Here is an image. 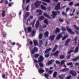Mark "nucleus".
Segmentation results:
<instances>
[{"mask_svg":"<svg viewBox=\"0 0 79 79\" xmlns=\"http://www.w3.org/2000/svg\"><path fill=\"white\" fill-rule=\"evenodd\" d=\"M33 61L34 62V63H38V60L37 61V60H36V59H33Z\"/></svg>","mask_w":79,"mask_h":79,"instance_id":"nucleus-52","label":"nucleus"},{"mask_svg":"<svg viewBox=\"0 0 79 79\" xmlns=\"http://www.w3.org/2000/svg\"><path fill=\"white\" fill-rule=\"evenodd\" d=\"M39 65L40 67H43L44 66L42 62H39Z\"/></svg>","mask_w":79,"mask_h":79,"instance_id":"nucleus-44","label":"nucleus"},{"mask_svg":"<svg viewBox=\"0 0 79 79\" xmlns=\"http://www.w3.org/2000/svg\"><path fill=\"white\" fill-rule=\"evenodd\" d=\"M44 16H45L46 18H48V19H52V18L50 17L48 14H47V13H44Z\"/></svg>","mask_w":79,"mask_h":79,"instance_id":"nucleus-9","label":"nucleus"},{"mask_svg":"<svg viewBox=\"0 0 79 79\" xmlns=\"http://www.w3.org/2000/svg\"><path fill=\"white\" fill-rule=\"evenodd\" d=\"M79 59V57H77V58H73L72 59V60L73 61H77V60Z\"/></svg>","mask_w":79,"mask_h":79,"instance_id":"nucleus-30","label":"nucleus"},{"mask_svg":"<svg viewBox=\"0 0 79 79\" xmlns=\"http://www.w3.org/2000/svg\"><path fill=\"white\" fill-rule=\"evenodd\" d=\"M70 74H72L73 76H74V77H75V76H76L77 75V73H76V72L73 70H71L70 71Z\"/></svg>","mask_w":79,"mask_h":79,"instance_id":"nucleus-7","label":"nucleus"},{"mask_svg":"<svg viewBox=\"0 0 79 79\" xmlns=\"http://www.w3.org/2000/svg\"><path fill=\"white\" fill-rule=\"evenodd\" d=\"M56 64H61V63H60V62L58 60H56Z\"/></svg>","mask_w":79,"mask_h":79,"instance_id":"nucleus-47","label":"nucleus"},{"mask_svg":"<svg viewBox=\"0 0 79 79\" xmlns=\"http://www.w3.org/2000/svg\"><path fill=\"white\" fill-rule=\"evenodd\" d=\"M58 2V0H53L54 3H57Z\"/></svg>","mask_w":79,"mask_h":79,"instance_id":"nucleus-54","label":"nucleus"},{"mask_svg":"<svg viewBox=\"0 0 79 79\" xmlns=\"http://www.w3.org/2000/svg\"><path fill=\"white\" fill-rule=\"evenodd\" d=\"M41 3V2L39 1H36L35 3V5L36 8H39V6Z\"/></svg>","mask_w":79,"mask_h":79,"instance_id":"nucleus-3","label":"nucleus"},{"mask_svg":"<svg viewBox=\"0 0 79 79\" xmlns=\"http://www.w3.org/2000/svg\"><path fill=\"white\" fill-rule=\"evenodd\" d=\"M66 29L67 31L69 32V33H70V34H75V33H74V32H73V31H72V30L71 29H70V28H69L68 27H66Z\"/></svg>","mask_w":79,"mask_h":79,"instance_id":"nucleus-4","label":"nucleus"},{"mask_svg":"<svg viewBox=\"0 0 79 79\" xmlns=\"http://www.w3.org/2000/svg\"><path fill=\"white\" fill-rule=\"evenodd\" d=\"M41 8L42 10H47L46 7L44 6L43 5H41Z\"/></svg>","mask_w":79,"mask_h":79,"instance_id":"nucleus-26","label":"nucleus"},{"mask_svg":"<svg viewBox=\"0 0 79 79\" xmlns=\"http://www.w3.org/2000/svg\"><path fill=\"white\" fill-rule=\"evenodd\" d=\"M10 64H15V63H14V62L12 61H10Z\"/></svg>","mask_w":79,"mask_h":79,"instance_id":"nucleus-50","label":"nucleus"},{"mask_svg":"<svg viewBox=\"0 0 79 79\" xmlns=\"http://www.w3.org/2000/svg\"><path fill=\"white\" fill-rule=\"evenodd\" d=\"M54 61H55V60H50L48 62V63H47V64H48V65H50V64H52V62H53Z\"/></svg>","mask_w":79,"mask_h":79,"instance_id":"nucleus-25","label":"nucleus"},{"mask_svg":"<svg viewBox=\"0 0 79 79\" xmlns=\"http://www.w3.org/2000/svg\"><path fill=\"white\" fill-rule=\"evenodd\" d=\"M65 77V75L64 74H62L61 75H60L59 76V77L60 79H63Z\"/></svg>","mask_w":79,"mask_h":79,"instance_id":"nucleus-14","label":"nucleus"},{"mask_svg":"<svg viewBox=\"0 0 79 79\" xmlns=\"http://www.w3.org/2000/svg\"><path fill=\"white\" fill-rule=\"evenodd\" d=\"M65 57V56L64 55H61L60 56V58L61 60H62Z\"/></svg>","mask_w":79,"mask_h":79,"instance_id":"nucleus-36","label":"nucleus"},{"mask_svg":"<svg viewBox=\"0 0 79 79\" xmlns=\"http://www.w3.org/2000/svg\"><path fill=\"white\" fill-rule=\"evenodd\" d=\"M77 39H78V38L77 36L75 37L74 39V40L75 41H77Z\"/></svg>","mask_w":79,"mask_h":79,"instance_id":"nucleus-58","label":"nucleus"},{"mask_svg":"<svg viewBox=\"0 0 79 79\" xmlns=\"http://www.w3.org/2000/svg\"><path fill=\"white\" fill-rule=\"evenodd\" d=\"M44 77L46 78H48V77H49V75L48 74H46L44 75Z\"/></svg>","mask_w":79,"mask_h":79,"instance_id":"nucleus-42","label":"nucleus"},{"mask_svg":"<svg viewBox=\"0 0 79 79\" xmlns=\"http://www.w3.org/2000/svg\"><path fill=\"white\" fill-rule=\"evenodd\" d=\"M73 2H70L69 3V5L70 6H72L73 5Z\"/></svg>","mask_w":79,"mask_h":79,"instance_id":"nucleus-51","label":"nucleus"},{"mask_svg":"<svg viewBox=\"0 0 79 79\" xmlns=\"http://www.w3.org/2000/svg\"><path fill=\"white\" fill-rule=\"evenodd\" d=\"M53 73V70H49L48 71V73L49 74H52V73Z\"/></svg>","mask_w":79,"mask_h":79,"instance_id":"nucleus-38","label":"nucleus"},{"mask_svg":"<svg viewBox=\"0 0 79 79\" xmlns=\"http://www.w3.org/2000/svg\"><path fill=\"white\" fill-rule=\"evenodd\" d=\"M36 12L37 13H39L38 14V15H42V12H43V11H42V10H40L39 9H37L36 10Z\"/></svg>","mask_w":79,"mask_h":79,"instance_id":"nucleus-13","label":"nucleus"},{"mask_svg":"<svg viewBox=\"0 0 79 79\" xmlns=\"http://www.w3.org/2000/svg\"><path fill=\"white\" fill-rule=\"evenodd\" d=\"M51 50H52V49L50 48L49 49H47L45 51V53H48L50 52Z\"/></svg>","mask_w":79,"mask_h":79,"instance_id":"nucleus-20","label":"nucleus"},{"mask_svg":"<svg viewBox=\"0 0 79 79\" xmlns=\"http://www.w3.org/2000/svg\"><path fill=\"white\" fill-rule=\"evenodd\" d=\"M63 37V34L62 33H60L56 37V40H60V39L61 38H62V37Z\"/></svg>","mask_w":79,"mask_h":79,"instance_id":"nucleus-5","label":"nucleus"},{"mask_svg":"<svg viewBox=\"0 0 79 79\" xmlns=\"http://www.w3.org/2000/svg\"><path fill=\"white\" fill-rule=\"evenodd\" d=\"M71 55H69L67 57V59H70V58H71Z\"/></svg>","mask_w":79,"mask_h":79,"instance_id":"nucleus-59","label":"nucleus"},{"mask_svg":"<svg viewBox=\"0 0 79 79\" xmlns=\"http://www.w3.org/2000/svg\"><path fill=\"white\" fill-rule=\"evenodd\" d=\"M59 53V51H57L54 54H52V55L53 56V55H54L56 57H57L58 56V53Z\"/></svg>","mask_w":79,"mask_h":79,"instance_id":"nucleus-10","label":"nucleus"},{"mask_svg":"<svg viewBox=\"0 0 79 79\" xmlns=\"http://www.w3.org/2000/svg\"><path fill=\"white\" fill-rule=\"evenodd\" d=\"M39 56V54H36L35 55L34 57L35 58H38V57Z\"/></svg>","mask_w":79,"mask_h":79,"instance_id":"nucleus-32","label":"nucleus"},{"mask_svg":"<svg viewBox=\"0 0 79 79\" xmlns=\"http://www.w3.org/2000/svg\"><path fill=\"white\" fill-rule=\"evenodd\" d=\"M68 35H65L62 37V40H64L66 39V38H68Z\"/></svg>","mask_w":79,"mask_h":79,"instance_id":"nucleus-21","label":"nucleus"},{"mask_svg":"<svg viewBox=\"0 0 79 79\" xmlns=\"http://www.w3.org/2000/svg\"><path fill=\"white\" fill-rule=\"evenodd\" d=\"M55 35H52L50 37L49 39H50L51 40H54V39H55Z\"/></svg>","mask_w":79,"mask_h":79,"instance_id":"nucleus-15","label":"nucleus"},{"mask_svg":"<svg viewBox=\"0 0 79 79\" xmlns=\"http://www.w3.org/2000/svg\"><path fill=\"white\" fill-rule=\"evenodd\" d=\"M58 20L60 22H61V23H63V22L64 21V20L61 19H58Z\"/></svg>","mask_w":79,"mask_h":79,"instance_id":"nucleus-46","label":"nucleus"},{"mask_svg":"<svg viewBox=\"0 0 79 79\" xmlns=\"http://www.w3.org/2000/svg\"><path fill=\"white\" fill-rule=\"evenodd\" d=\"M51 0H43V1H44V2H46L49 3H50L51 2Z\"/></svg>","mask_w":79,"mask_h":79,"instance_id":"nucleus-40","label":"nucleus"},{"mask_svg":"<svg viewBox=\"0 0 79 79\" xmlns=\"http://www.w3.org/2000/svg\"><path fill=\"white\" fill-rule=\"evenodd\" d=\"M39 72L40 74H41L42 73H43L44 72H45V70L43 69H39Z\"/></svg>","mask_w":79,"mask_h":79,"instance_id":"nucleus-29","label":"nucleus"},{"mask_svg":"<svg viewBox=\"0 0 79 79\" xmlns=\"http://www.w3.org/2000/svg\"><path fill=\"white\" fill-rule=\"evenodd\" d=\"M39 44H38V41L37 40H35L34 41V45L36 46V45H38Z\"/></svg>","mask_w":79,"mask_h":79,"instance_id":"nucleus-24","label":"nucleus"},{"mask_svg":"<svg viewBox=\"0 0 79 79\" xmlns=\"http://www.w3.org/2000/svg\"><path fill=\"white\" fill-rule=\"evenodd\" d=\"M57 74H58V73L56 71L54 72L53 73V77L54 78H55V77H56L57 76Z\"/></svg>","mask_w":79,"mask_h":79,"instance_id":"nucleus-19","label":"nucleus"},{"mask_svg":"<svg viewBox=\"0 0 79 79\" xmlns=\"http://www.w3.org/2000/svg\"><path fill=\"white\" fill-rule=\"evenodd\" d=\"M39 20H38L36 23L35 24V27L36 28H37L39 27Z\"/></svg>","mask_w":79,"mask_h":79,"instance_id":"nucleus-23","label":"nucleus"},{"mask_svg":"<svg viewBox=\"0 0 79 79\" xmlns=\"http://www.w3.org/2000/svg\"><path fill=\"white\" fill-rule=\"evenodd\" d=\"M62 15H63V16H64H64H65L66 17V16H68V15H67V14H66V13L64 12H62Z\"/></svg>","mask_w":79,"mask_h":79,"instance_id":"nucleus-41","label":"nucleus"},{"mask_svg":"<svg viewBox=\"0 0 79 79\" xmlns=\"http://www.w3.org/2000/svg\"><path fill=\"white\" fill-rule=\"evenodd\" d=\"M44 19L45 18L44 17V16H42L41 17H40V18H39V19H40V20H41V21H42L43 20H44Z\"/></svg>","mask_w":79,"mask_h":79,"instance_id":"nucleus-28","label":"nucleus"},{"mask_svg":"<svg viewBox=\"0 0 79 79\" xmlns=\"http://www.w3.org/2000/svg\"><path fill=\"white\" fill-rule=\"evenodd\" d=\"M70 40H71V39H68L65 42V44H64L65 46H67V45H68V44L70 42Z\"/></svg>","mask_w":79,"mask_h":79,"instance_id":"nucleus-12","label":"nucleus"},{"mask_svg":"<svg viewBox=\"0 0 79 79\" xmlns=\"http://www.w3.org/2000/svg\"><path fill=\"white\" fill-rule=\"evenodd\" d=\"M52 13L53 15V16H52L53 18H55V16L57 15V13L55 11H53L52 12Z\"/></svg>","mask_w":79,"mask_h":79,"instance_id":"nucleus-11","label":"nucleus"},{"mask_svg":"<svg viewBox=\"0 0 79 79\" xmlns=\"http://www.w3.org/2000/svg\"><path fill=\"white\" fill-rule=\"evenodd\" d=\"M60 32V28L57 27L56 29L54 31V32L56 34H57V33H59Z\"/></svg>","mask_w":79,"mask_h":79,"instance_id":"nucleus-8","label":"nucleus"},{"mask_svg":"<svg viewBox=\"0 0 79 79\" xmlns=\"http://www.w3.org/2000/svg\"><path fill=\"white\" fill-rule=\"evenodd\" d=\"M72 52H74V50H70L67 52V53L68 54H71Z\"/></svg>","mask_w":79,"mask_h":79,"instance_id":"nucleus-39","label":"nucleus"},{"mask_svg":"<svg viewBox=\"0 0 79 79\" xmlns=\"http://www.w3.org/2000/svg\"><path fill=\"white\" fill-rule=\"evenodd\" d=\"M29 16V13L28 12H27L25 13V15L24 16V18L26 19L27 18V17H28Z\"/></svg>","mask_w":79,"mask_h":79,"instance_id":"nucleus-22","label":"nucleus"},{"mask_svg":"<svg viewBox=\"0 0 79 79\" xmlns=\"http://www.w3.org/2000/svg\"><path fill=\"white\" fill-rule=\"evenodd\" d=\"M2 77L3 79H5V74H3L2 76Z\"/></svg>","mask_w":79,"mask_h":79,"instance_id":"nucleus-62","label":"nucleus"},{"mask_svg":"<svg viewBox=\"0 0 79 79\" xmlns=\"http://www.w3.org/2000/svg\"><path fill=\"white\" fill-rule=\"evenodd\" d=\"M62 30L63 31H66V28L64 27H62Z\"/></svg>","mask_w":79,"mask_h":79,"instance_id":"nucleus-56","label":"nucleus"},{"mask_svg":"<svg viewBox=\"0 0 79 79\" xmlns=\"http://www.w3.org/2000/svg\"><path fill=\"white\" fill-rule=\"evenodd\" d=\"M30 18L31 19H32L34 18V17L32 15H31L30 17Z\"/></svg>","mask_w":79,"mask_h":79,"instance_id":"nucleus-61","label":"nucleus"},{"mask_svg":"<svg viewBox=\"0 0 79 79\" xmlns=\"http://www.w3.org/2000/svg\"><path fill=\"white\" fill-rule=\"evenodd\" d=\"M60 5H61V3L60 2H58L56 6L55 7V10H58L60 9Z\"/></svg>","mask_w":79,"mask_h":79,"instance_id":"nucleus-6","label":"nucleus"},{"mask_svg":"<svg viewBox=\"0 0 79 79\" xmlns=\"http://www.w3.org/2000/svg\"><path fill=\"white\" fill-rule=\"evenodd\" d=\"M58 47V46L57 45H56L55 46V47L53 48L52 51V52L53 53H54L55 52V51H56V50L57 49V48Z\"/></svg>","mask_w":79,"mask_h":79,"instance_id":"nucleus-17","label":"nucleus"},{"mask_svg":"<svg viewBox=\"0 0 79 79\" xmlns=\"http://www.w3.org/2000/svg\"><path fill=\"white\" fill-rule=\"evenodd\" d=\"M40 45H42V44H43V41L42 40H40Z\"/></svg>","mask_w":79,"mask_h":79,"instance_id":"nucleus-53","label":"nucleus"},{"mask_svg":"<svg viewBox=\"0 0 79 79\" xmlns=\"http://www.w3.org/2000/svg\"><path fill=\"white\" fill-rule=\"evenodd\" d=\"M5 3L6 5L8 4V1L7 0H6L5 1Z\"/></svg>","mask_w":79,"mask_h":79,"instance_id":"nucleus-63","label":"nucleus"},{"mask_svg":"<svg viewBox=\"0 0 79 79\" xmlns=\"http://www.w3.org/2000/svg\"><path fill=\"white\" fill-rule=\"evenodd\" d=\"M29 44H30V45H32L33 44V43H32V41H30Z\"/></svg>","mask_w":79,"mask_h":79,"instance_id":"nucleus-57","label":"nucleus"},{"mask_svg":"<svg viewBox=\"0 0 79 79\" xmlns=\"http://www.w3.org/2000/svg\"><path fill=\"white\" fill-rule=\"evenodd\" d=\"M29 5H28L27 6V7L26 8V11H28L29 10Z\"/></svg>","mask_w":79,"mask_h":79,"instance_id":"nucleus-48","label":"nucleus"},{"mask_svg":"<svg viewBox=\"0 0 79 79\" xmlns=\"http://www.w3.org/2000/svg\"><path fill=\"white\" fill-rule=\"evenodd\" d=\"M79 51V47H76L75 50L74 51V53H77Z\"/></svg>","mask_w":79,"mask_h":79,"instance_id":"nucleus-27","label":"nucleus"},{"mask_svg":"<svg viewBox=\"0 0 79 79\" xmlns=\"http://www.w3.org/2000/svg\"><path fill=\"white\" fill-rule=\"evenodd\" d=\"M33 21V22L31 23L30 25H32V27H34V24L35 23V21H36V19H35Z\"/></svg>","mask_w":79,"mask_h":79,"instance_id":"nucleus-16","label":"nucleus"},{"mask_svg":"<svg viewBox=\"0 0 79 79\" xmlns=\"http://www.w3.org/2000/svg\"><path fill=\"white\" fill-rule=\"evenodd\" d=\"M44 23H45L46 24L48 25V20L47 19H45L44 20Z\"/></svg>","mask_w":79,"mask_h":79,"instance_id":"nucleus-34","label":"nucleus"},{"mask_svg":"<svg viewBox=\"0 0 79 79\" xmlns=\"http://www.w3.org/2000/svg\"><path fill=\"white\" fill-rule=\"evenodd\" d=\"M32 35H34L35 34V31H32Z\"/></svg>","mask_w":79,"mask_h":79,"instance_id":"nucleus-49","label":"nucleus"},{"mask_svg":"<svg viewBox=\"0 0 79 79\" xmlns=\"http://www.w3.org/2000/svg\"><path fill=\"white\" fill-rule=\"evenodd\" d=\"M38 52V48H37L35 47L33 49L31 50V54L32 55H34L35 53H37Z\"/></svg>","mask_w":79,"mask_h":79,"instance_id":"nucleus-2","label":"nucleus"},{"mask_svg":"<svg viewBox=\"0 0 79 79\" xmlns=\"http://www.w3.org/2000/svg\"><path fill=\"white\" fill-rule=\"evenodd\" d=\"M49 56H50V54H48L46 55L45 56L46 58H48L49 57Z\"/></svg>","mask_w":79,"mask_h":79,"instance_id":"nucleus-55","label":"nucleus"},{"mask_svg":"<svg viewBox=\"0 0 79 79\" xmlns=\"http://www.w3.org/2000/svg\"><path fill=\"white\" fill-rule=\"evenodd\" d=\"M49 34V32L48 31H46L44 33V36L45 37H48V34Z\"/></svg>","mask_w":79,"mask_h":79,"instance_id":"nucleus-18","label":"nucleus"},{"mask_svg":"<svg viewBox=\"0 0 79 79\" xmlns=\"http://www.w3.org/2000/svg\"><path fill=\"white\" fill-rule=\"evenodd\" d=\"M35 66H36V67H37V69H38V68H39V65H38V64H35Z\"/></svg>","mask_w":79,"mask_h":79,"instance_id":"nucleus-64","label":"nucleus"},{"mask_svg":"<svg viewBox=\"0 0 79 79\" xmlns=\"http://www.w3.org/2000/svg\"><path fill=\"white\" fill-rule=\"evenodd\" d=\"M73 65V63L72 62H70L69 63L67 64V66H71V65Z\"/></svg>","mask_w":79,"mask_h":79,"instance_id":"nucleus-45","label":"nucleus"},{"mask_svg":"<svg viewBox=\"0 0 79 79\" xmlns=\"http://www.w3.org/2000/svg\"><path fill=\"white\" fill-rule=\"evenodd\" d=\"M73 27H74V28H75V29H76V30H77L78 31H79V27H77V26H76V25H74L73 26Z\"/></svg>","mask_w":79,"mask_h":79,"instance_id":"nucleus-35","label":"nucleus"},{"mask_svg":"<svg viewBox=\"0 0 79 79\" xmlns=\"http://www.w3.org/2000/svg\"><path fill=\"white\" fill-rule=\"evenodd\" d=\"M64 63H65V60H62V61H61V63H60L61 65H63V64H64Z\"/></svg>","mask_w":79,"mask_h":79,"instance_id":"nucleus-43","label":"nucleus"},{"mask_svg":"<svg viewBox=\"0 0 79 79\" xmlns=\"http://www.w3.org/2000/svg\"><path fill=\"white\" fill-rule=\"evenodd\" d=\"M27 30L28 32H31L32 31V28L30 27H28Z\"/></svg>","mask_w":79,"mask_h":79,"instance_id":"nucleus-31","label":"nucleus"},{"mask_svg":"<svg viewBox=\"0 0 79 79\" xmlns=\"http://www.w3.org/2000/svg\"><path fill=\"white\" fill-rule=\"evenodd\" d=\"M44 57H43L42 55H41L38 58V62L39 63H42V62L44 61Z\"/></svg>","mask_w":79,"mask_h":79,"instance_id":"nucleus-1","label":"nucleus"},{"mask_svg":"<svg viewBox=\"0 0 79 79\" xmlns=\"http://www.w3.org/2000/svg\"><path fill=\"white\" fill-rule=\"evenodd\" d=\"M43 37V34H40L39 35V38L40 39H41Z\"/></svg>","mask_w":79,"mask_h":79,"instance_id":"nucleus-33","label":"nucleus"},{"mask_svg":"<svg viewBox=\"0 0 79 79\" xmlns=\"http://www.w3.org/2000/svg\"><path fill=\"white\" fill-rule=\"evenodd\" d=\"M70 49L71 50H73L74 49V47H72L70 48Z\"/></svg>","mask_w":79,"mask_h":79,"instance_id":"nucleus-60","label":"nucleus"},{"mask_svg":"<svg viewBox=\"0 0 79 79\" xmlns=\"http://www.w3.org/2000/svg\"><path fill=\"white\" fill-rule=\"evenodd\" d=\"M22 63H23V59H22V58H20V60L19 61V64H20V65H21V64H22Z\"/></svg>","mask_w":79,"mask_h":79,"instance_id":"nucleus-37","label":"nucleus"}]
</instances>
